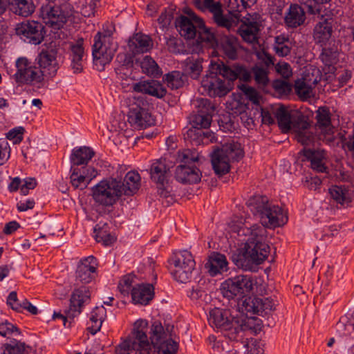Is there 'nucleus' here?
<instances>
[{"instance_id":"61","label":"nucleus","mask_w":354,"mask_h":354,"mask_svg":"<svg viewBox=\"0 0 354 354\" xmlns=\"http://www.w3.org/2000/svg\"><path fill=\"white\" fill-rule=\"evenodd\" d=\"M252 70L256 82L259 85H267L269 81L268 72L259 66H254Z\"/></svg>"},{"instance_id":"41","label":"nucleus","mask_w":354,"mask_h":354,"mask_svg":"<svg viewBox=\"0 0 354 354\" xmlns=\"http://www.w3.org/2000/svg\"><path fill=\"white\" fill-rule=\"evenodd\" d=\"M259 31V24L257 21L245 22L239 28V32L243 39L250 44L257 41Z\"/></svg>"},{"instance_id":"25","label":"nucleus","mask_w":354,"mask_h":354,"mask_svg":"<svg viewBox=\"0 0 354 354\" xmlns=\"http://www.w3.org/2000/svg\"><path fill=\"white\" fill-rule=\"evenodd\" d=\"M272 112L283 133H287L292 129L293 118L297 112L289 110L283 104L272 106Z\"/></svg>"},{"instance_id":"12","label":"nucleus","mask_w":354,"mask_h":354,"mask_svg":"<svg viewBox=\"0 0 354 354\" xmlns=\"http://www.w3.org/2000/svg\"><path fill=\"white\" fill-rule=\"evenodd\" d=\"M212 70L226 79L225 82H230L234 84V81L237 79L247 82L252 78L251 72L245 66L239 64H227L223 62H218L212 64Z\"/></svg>"},{"instance_id":"56","label":"nucleus","mask_w":354,"mask_h":354,"mask_svg":"<svg viewBox=\"0 0 354 354\" xmlns=\"http://www.w3.org/2000/svg\"><path fill=\"white\" fill-rule=\"evenodd\" d=\"M178 160L181 163L180 165H192V162L198 160V154L191 149H184L178 152Z\"/></svg>"},{"instance_id":"20","label":"nucleus","mask_w":354,"mask_h":354,"mask_svg":"<svg viewBox=\"0 0 354 354\" xmlns=\"http://www.w3.org/2000/svg\"><path fill=\"white\" fill-rule=\"evenodd\" d=\"M274 309V303L270 297H248L242 301L239 310L242 313L259 314Z\"/></svg>"},{"instance_id":"4","label":"nucleus","mask_w":354,"mask_h":354,"mask_svg":"<svg viewBox=\"0 0 354 354\" xmlns=\"http://www.w3.org/2000/svg\"><path fill=\"white\" fill-rule=\"evenodd\" d=\"M48 1L39 9V17L46 25L59 29L67 22L73 14V7L67 1Z\"/></svg>"},{"instance_id":"23","label":"nucleus","mask_w":354,"mask_h":354,"mask_svg":"<svg viewBox=\"0 0 354 354\" xmlns=\"http://www.w3.org/2000/svg\"><path fill=\"white\" fill-rule=\"evenodd\" d=\"M316 128L324 135L328 142L334 140V127L331 124L330 113L326 106H322L316 111Z\"/></svg>"},{"instance_id":"31","label":"nucleus","mask_w":354,"mask_h":354,"mask_svg":"<svg viewBox=\"0 0 354 354\" xmlns=\"http://www.w3.org/2000/svg\"><path fill=\"white\" fill-rule=\"evenodd\" d=\"M228 312L219 308L211 309L209 312V324L217 329L230 330L231 321L228 317Z\"/></svg>"},{"instance_id":"27","label":"nucleus","mask_w":354,"mask_h":354,"mask_svg":"<svg viewBox=\"0 0 354 354\" xmlns=\"http://www.w3.org/2000/svg\"><path fill=\"white\" fill-rule=\"evenodd\" d=\"M90 291L87 286H76L71 299V308L68 312V317L78 315L81 312V307L84 303L90 299Z\"/></svg>"},{"instance_id":"3","label":"nucleus","mask_w":354,"mask_h":354,"mask_svg":"<svg viewBox=\"0 0 354 354\" xmlns=\"http://www.w3.org/2000/svg\"><path fill=\"white\" fill-rule=\"evenodd\" d=\"M244 156L241 145L233 140L222 145L211 155L213 169L216 174L223 176L230 170V164L239 161Z\"/></svg>"},{"instance_id":"49","label":"nucleus","mask_w":354,"mask_h":354,"mask_svg":"<svg viewBox=\"0 0 354 354\" xmlns=\"http://www.w3.org/2000/svg\"><path fill=\"white\" fill-rule=\"evenodd\" d=\"M269 326L263 324L262 320L257 317H248L241 325V330L243 331L251 330L252 332L266 331Z\"/></svg>"},{"instance_id":"8","label":"nucleus","mask_w":354,"mask_h":354,"mask_svg":"<svg viewBox=\"0 0 354 354\" xmlns=\"http://www.w3.org/2000/svg\"><path fill=\"white\" fill-rule=\"evenodd\" d=\"M212 115L196 114L192 121V127L187 131V138L196 145L207 144L215 140L214 133L208 130Z\"/></svg>"},{"instance_id":"9","label":"nucleus","mask_w":354,"mask_h":354,"mask_svg":"<svg viewBox=\"0 0 354 354\" xmlns=\"http://www.w3.org/2000/svg\"><path fill=\"white\" fill-rule=\"evenodd\" d=\"M253 283L251 277L238 275L225 281L221 285V292L224 297L230 299L243 297L252 290Z\"/></svg>"},{"instance_id":"10","label":"nucleus","mask_w":354,"mask_h":354,"mask_svg":"<svg viewBox=\"0 0 354 354\" xmlns=\"http://www.w3.org/2000/svg\"><path fill=\"white\" fill-rule=\"evenodd\" d=\"M16 67L13 78L18 84H38L39 86L44 84L35 63L32 64L26 57H19L16 61Z\"/></svg>"},{"instance_id":"39","label":"nucleus","mask_w":354,"mask_h":354,"mask_svg":"<svg viewBox=\"0 0 354 354\" xmlns=\"http://www.w3.org/2000/svg\"><path fill=\"white\" fill-rule=\"evenodd\" d=\"M129 46L134 53H142L152 48L153 41L148 35L136 33L129 41Z\"/></svg>"},{"instance_id":"58","label":"nucleus","mask_w":354,"mask_h":354,"mask_svg":"<svg viewBox=\"0 0 354 354\" xmlns=\"http://www.w3.org/2000/svg\"><path fill=\"white\" fill-rule=\"evenodd\" d=\"M337 327L339 330H354V313L351 317L347 315L342 316L337 323Z\"/></svg>"},{"instance_id":"34","label":"nucleus","mask_w":354,"mask_h":354,"mask_svg":"<svg viewBox=\"0 0 354 354\" xmlns=\"http://www.w3.org/2000/svg\"><path fill=\"white\" fill-rule=\"evenodd\" d=\"M304 155L310 162V167L313 170L317 172H326L327 167L324 162L325 159L324 150L304 149Z\"/></svg>"},{"instance_id":"62","label":"nucleus","mask_w":354,"mask_h":354,"mask_svg":"<svg viewBox=\"0 0 354 354\" xmlns=\"http://www.w3.org/2000/svg\"><path fill=\"white\" fill-rule=\"evenodd\" d=\"M135 275L128 274L123 277L119 283L118 288L122 294H129L131 287L134 282Z\"/></svg>"},{"instance_id":"52","label":"nucleus","mask_w":354,"mask_h":354,"mask_svg":"<svg viewBox=\"0 0 354 354\" xmlns=\"http://www.w3.org/2000/svg\"><path fill=\"white\" fill-rule=\"evenodd\" d=\"M309 127L310 124L307 121L306 117L299 113H297L295 116L293 118L292 128L291 130L295 131L297 133L296 135H298V133L308 131Z\"/></svg>"},{"instance_id":"14","label":"nucleus","mask_w":354,"mask_h":354,"mask_svg":"<svg viewBox=\"0 0 354 354\" xmlns=\"http://www.w3.org/2000/svg\"><path fill=\"white\" fill-rule=\"evenodd\" d=\"M194 6L203 12L212 15L214 21L221 27L230 29L232 26V21L223 14L221 3L217 0H193Z\"/></svg>"},{"instance_id":"11","label":"nucleus","mask_w":354,"mask_h":354,"mask_svg":"<svg viewBox=\"0 0 354 354\" xmlns=\"http://www.w3.org/2000/svg\"><path fill=\"white\" fill-rule=\"evenodd\" d=\"M58 50L56 48L43 49L35 59V64L44 83L54 77L59 68L57 60Z\"/></svg>"},{"instance_id":"48","label":"nucleus","mask_w":354,"mask_h":354,"mask_svg":"<svg viewBox=\"0 0 354 354\" xmlns=\"http://www.w3.org/2000/svg\"><path fill=\"white\" fill-rule=\"evenodd\" d=\"M196 24L198 26V39L208 45L213 46L216 43L214 34L209 28H207L201 18H196Z\"/></svg>"},{"instance_id":"17","label":"nucleus","mask_w":354,"mask_h":354,"mask_svg":"<svg viewBox=\"0 0 354 354\" xmlns=\"http://www.w3.org/2000/svg\"><path fill=\"white\" fill-rule=\"evenodd\" d=\"M127 83L122 82L123 86L127 84L133 91L147 94L157 98H162L167 93L166 88L158 80H143L134 82L133 79L129 77L125 80Z\"/></svg>"},{"instance_id":"51","label":"nucleus","mask_w":354,"mask_h":354,"mask_svg":"<svg viewBox=\"0 0 354 354\" xmlns=\"http://www.w3.org/2000/svg\"><path fill=\"white\" fill-rule=\"evenodd\" d=\"M309 127L310 124L307 121L306 117L299 113H297L295 116L293 118L292 128L291 130L295 131L297 133L296 135H298V133L308 131Z\"/></svg>"},{"instance_id":"7","label":"nucleus","mask_w":354,"mask_h":354,"mask_svg":"<svg viewBox=\"0 0 354 354\" xmlns=\"http://www.w3.org/2000/svg\"><path fill=\"white\" fill-rule=\"evenodd\" d=\"M92 196L93 200L100 205H113L122 196L118 178H111L100 181L92 188Z\"/></svg>"},{"instance_id":"35","label":"nucleus","mask_w":354,"mask_h":354,"mask_svg":"<svg viewBox=\"0 0 354 354\" xmlns=\"http://www.w3.org/2000/svg\"><path fill=\"white\" fill-rule=\"evenodd\" d=\"M84 40L82 38L77 39L75 43L70 44L71 57V67L73 72L75 73H80L82 69V59L84 57Z\"/></svg>"},{"instance_id":"47","label":"nucleus","mask_w":354,"mask_h":354,"mask_svg":"<svg viewBox=\"0 0 354 354\" xmlns=\"http://www.w3.org/2000/svg\"><path fill=\"white\" fill-rule=\"evenodd\" d=\"M295 90L302 100H306L314 96L313 87L307 82L306 78L299 79L295 82Z\"/></svg>"},{"instance_id":"29","label":"nucleus","mask_w":354,"mask_h":354,"mask_svg":"<svg viewBox=\"0 0 354 354\" xmlns=\"http://www.w3.org/2000/svg\"><path fill=\"white\" fill-rule=\"evenodd\" d=\"M228 262L224 254L212 252L205 264V268L209 275L214 277L227 270Z\"/></svg>"},{"instance_id":"44","label":"nucleus","mask_w":354,"mask_h":354,"mask_svg":"<svg viewBox=\"0 0 354 354\" xmlns=\"http://www.w3.org/2000/svg\"><path fill=\"white\" fill-rule=\"evenodd\" d=\"M256 335L241 339V344L246 348L247 354H263V343Z\"/></svg>"},{"instance_id":"46","label":"nucleus","mask_w":354,"mask_h":354,"mask_svg":"<svg viewBox=\"0 0 354 354\" xmlns=\"http://www.w3.org/2000/svg\"><path fill=\"white\" fill-rule=\"evenodd\" d=\"M201 63V59L189 57L184 62V71L192 78L197 79L203 70Z\"/></svg>"},{"instance_id":"5","label":"nucleus","mask_w":354,"mask_h":354,"mask_svg":"<svg viewBox=\"0 0 354 354\" xmlns=\"http://www.w3.org/2000/svg\"><path fill=\"white\" fill-rule=\"evenodd\" d=\"M127 121L136 129H146L155 123V120L147 108L145 102L140 97L128 100Z\"/></svg>"},{"instance_id":"28","label":"nucleus","mask_w":354,"mask_h":354,"mask_svg":"<svg viewBox=\"0 0 354 354\" xmlns=\"http://www.w3.org/2000/svg\"><path fill=\"white\" fill-rule=\"evenodd\" d=\"M140 174L133 171L127 172L122 182L121 178H118L122 196H132L136 194L140 187Z\"/></svg>"},{"instance_id":"16","label":"nucleus","mask_w":354,"mask_h":354,"mask_svg":"<svg viewBox=\"0 0 354 354\" xmlns=\"http://www.w3.org/2000/svg\"><path fill=\"white\" fill-rule=\"evenodd\" d=\"M201 84L202 92L212 97H221L226 95L234 86L233 83L225 82L213 71L203 77Z\"/></svg>"},{"instance_id":"32","label":"nucleus","mask_w":354,"mask_h":354,"mask_svg":"<svg viewBox=\"0 0 354 354\" xmlns=\"http://www.w3.org/2000/svg\"><path fill=\"white\" fill-rule=\"evenodd\" d=\"M306 20L304 8L298 4H291L284 17V23L288 28H297Z\"/></svg>"},{"instance_id":"64","label":"nucleus","mask_w":354,"mask_h":354,"mask_svg":"<svg viewBox=\"0 0 354 354\" xmlns=\"http://www.w3.org/2000/svg\"><path fill=\"white\" fill-rule=\"evenodd\" d=\"M241 89L251 102L256 104H259V95L254 88L245 85H241Z\"/></svg>"},{"instance_id":"59","label":"nucleus","mask_w":354,"mask_h":354,"mask_svg":"<svg viewBox=\"0 0 354 354\" xmlns=\"http://www.w3.org/2000/svg\"><path fill=\"white\" fill-rule=\"evenodd\" d=\"M272 87L280 95H287L292 91V85L286 80H276L272 83Z\"/></svg>"},{"instance_id":"45","label":"nucleus","mask_w":354,"mask_h":354,"mask_svg":"<svg viewBox=\"0 0 354 354\" xmlns=\"http://www.w3.org/2000/svg\"><path fill=\"white\" fill-rule=\"evenodd\" d=\"M106 317V309L103 306L95 307L91 312L88 332H99Z\"/></svg>"},{"instance_id":"57","label":"nucleus","mask_w":354,"mask_h":354,"mask_svg":"<svg viewBox=\"0 0 354 354\" xmlns=\"http://www.w3.org/2000/svg\"><path fill=\"white\" fill-rule=\"evenodd\" d=\"M196 107L198 108L197 114L213 115L215 108L209 100L200 98L196 100Z\"/></svg>"},{"instance_id":"26","label":"nucleus","mask_w":354,"mask_h":354,"mask_svg":"<svg viewBox=\"0 0 354 354\" xmlns=\"http://www.w3.org/2000/svg\"><path fill=\"white\" fill-rule=\"evenodd\" d=\"M201 172L194 165H180L175 171L176 179L183 184L197 183L201 180Z\"/></svg>"},{"instance_id":"19","label":"nucleus","mask_w":354,"mask_h":354,"mask_svg":"<svg viewBox=\"0 0 354 354\" xmlns=\"http://www.w3.org/2000/svg\"><path fill=\"white\" fill-rule=\"evenodd\" d=\"M97 268V261L93 256L81 259L76 270L75 286L85 285L92 281L95 279Z\"/></svg>"},{"instance_id":"37","label":"nucleus","mask_w":354,"mask_h":354,"mask_svg":"<svg viewBox=\"0 0 354 354\" xmlns=\"http://www.w3.org/2000/svg\"><path fill=\"white\" fill-rule=\"evenodd\" d=\"M319 58L327 70V73H334L335 64L338 62V50L335 45L322 48Z\"/></svg>"},{"instance_id":"15","label":"nucleus","mask_w":354,"mask_h":354,"mask_svg":"<svg viewBox=\"0 0 354 354\" xmlns=\"http://www.w3.org/2000/svg\"><path fill=\"white\" fill-rule=\"evenodd\" d=\"M15 33L24 41L37 45L41 44L46 34L44 26L37 21H27L17 24Z\"/></svg>"},{"instance_id":"30","label":"nucleus","mask_w":354,"mask_h":354,"mask_svg":"<svg viewBox=\"0 0 354 354\" xmlns=\"http://www.w3.org/2000/svg\"><path fill=\"white\" fill-rule=\"evenodd\" d=\"M154 296V288L151 283H141L131 290V297L134 304L147 305Z\"/></svg>"},{"instance_id":"40","label":"nucleus","mask_w":354,"mask_h":354,"mask_svg":"<svg viewBox=\"0 0 354 354\" xmlns=\"http://www.w3.org/2000/svg\"><path fill=\"white\" fill-rule=\"evenodd\" d=\"M220 48L226 57L234 60L237 57L238 39L234 36H224L221 39Z\"/></svg>"},{"instance_id":"36","label":"nucleus","mask_w":354,"mask_h":354,"mask_svg":"<svg viewBox=\"0 0 354 354\" xmlns=\"http://www.w3.org/2000/svg\"><path fill=\"white\" fill-rule=\"evenodd\" d=\"M72 174L71 175V182L75 188L84 189L86 188L91 180L97 175V171L92 167H90L88 171H91L89 175H84V171L81 173L78 169L71 167Z\"/></svg>"},{"instance_id":"42","label":"nucleus","mask_w":354,"mask_h":354,"mask_svg":"<svg viewBox=\"0 0 354 354\" xmlns=\"http://www.w3.org/2000/svg\"><path fill=\"white\" fill-rule=\"evenodd\" d=\"M94 156V151L88 147L74 149L71 156V162L73 165H86Z\"/></svg>"},{"instance_id":"60","label":"nucleus","mask_w":354,"mask_h":354,"mask_svg":"<svg viewBox=\"0 0 354 354\" xmlns=\"http://www.w3.org/2000/svg\"><path fill=\"white\" fill-rule=\"evenodd\" d=\"M248 6L241 0H229L228 12L236 18L239 17V14L245 10Z\"/></svg>"},{"instance_id":"18","label":"nucleus","mask_w":354,"mask_h":354,"mask_svg":"<svg viewBox=\"0 0 354 354\" xmlns=\"http://www.w3.org/2000/svg\"><path fill=\"white\" fill-rule=\"evenodd\" d=\"M169 170L165 159L156 160L151 165L150 169L151 178L158 186V193L164 198L168 197L169 194L167 185Z\"/></svg>"},{"instance_id":"54","label":"nucleus","mask_w":354,"mask_h":354,"mask_svg":"<svg viewBox=\"0 0 354 354\" xmlns=\"http://www.w3.org/2000/svg\"><path fill=\"white\" fill-rule=\"evenodd\" d=\"M163 80L167 82V86L172 89H176L181 87L183 84L182 74L179 71H172L166 74Z\"/></svg>"},{"instance_id":"22","label":"nucleus","mask_w":354,"mask_h":354,"mask_svg":"<svg viewBox=\"0 0 354 354\" xmlns=\"http://www.w3.org/2000/svg\"><path fill=\"white\" fill-rule=\"evenodd\" d=\"M332 16V13L321 15L320 21L317 24L314 29L313 37L317 43L322 45L326 44L330 38L334 22Z\"/></svg>"},{"instance_id":"2","label":"nucleus","mask_w":354,"mask_h":354,"mask_svg":"<svg viewBox=\"0 0 354 354\" xmlns=\"http://www.w3.org/2000/svg\"><path fill=\"white\" fill-rule=\"evenodd\" d=\"M114 32V26L108 24L94 36L92 55L93 63L99 71L103 70L104 66L111 62L118 49V44L113 37Z\"/></svg>"},{"instance_id":"1","label":"nucleus","mask_w":354,"mask_h":354,"mask_svg":"<svg viewBox=\"0 0 354 354\" xmlns=\"http://www.w3.org/2000/svg\"><path fill=\"white\" fill-rule=\"evenodd\" d=\"M250 211L259 216L262 226H246L241 223L233 224L232 231L240 237L248 236L245 245L237 254L232 257L233 262L245 270H252L257 265L262 263L270 252V246L264 242L266 227L283 226L288 221V216L278 205L269 203L265 196H254L247 202Z\"/></svg>"},{"instance_id":"24","label":"nucleus","mask_w":354,"mask_h":354,"mask_svg":"<svg viewBox=\"0 0 354 354\" xmlns=\"http://www.w3.org/2000/svg\"><path fill=\"white\" fill-rule=\"evenodd\" d=\"M190 18L185 16H180L176 19V27L180 35L187 39L194 38L198 32L196 23L197 17L192 11L187 12Z\"/></svg>"},{"instance_id":"6","label":"nucleus","mask_w":354,"mask_h":354,"mask_svg":"<svg viewBox=\"0 0 354 354\" xmlns=\"http://www.w3.org/2000/svg\"><path fill=\"white\" fill-rule=\"evenodd\" d=\"M152 338L149 333H131L116 347L115 354H150Z\"/></svg>"},{"instance_id":"38","label":"nucleus","mask_w":354,"mask_h":354,"mask_svg":"<svg viewBox=\"0 0 354 354\" xmlns=\"http://www.w3.org/2000/svg\"><path fill=\"white\" fill-rule=\"evenodd\" d=\"M8 5L13 13L24 17L31 15L35 9L32 0H8Z\"/></svg>"},{"instance_id":"21","label":"nucleus","mask_w":354,"mask_h":354,"mask_svg":"<svg viewBox=\"0 0 354 354\" xmlns=\"http://www.w3.org/2000/svg\"><path fill=\"white\" fill-rule=\"evenodd\" d=\"M153 335L151 343L157 354H177L178 342L172 338L171 333H149Z\"/></svg>"},{"instance_id":"33","label":"nucleus","mask_w":354,"mask_h":354,"mask_svg":"<svg viewBox=\"0 0 354 354\" xmlns=\"http://www.w3.org/2000/svg\"><path fill=\"white\" fill-rule=\"evenodd\" d=\"M331 198L341 206L348 205L354 198V189L344 185H333L329 189Z\"/></svg>"},{"instance_id":"55","label":"nucleus","mask_w":354,"mask_h":354,"mask_svg":"<svg viewBox=\"0 0 354 354\" xmlns=\"http://www.w3.org/2000/svg\"><path fill=\"white\" fill-rule=\"evenodd\" d=\"M94 232L96 233L95 235V240L97 242H102L104 245H110L115 241V238L113 236L107 233L106 231L104 230L103 227H100L99 225L95 226Z\"/></svg>"},{"instance_id":"53","label":"nucleus","mask_w":354,"mask_h":354,"mask_svg":"<svg viewBox=\"0 0 354 354\" xmlns=\"http://www.w3.org/2000/svg\"><path fill=\"white\" fill-rule=\"evenodd\" d=\"M3 354H24L25 352V344L15 339L3 344Z\"/></svg>"},{"instance_id":"63","label":"nucleus","mask_w":354,"mask_h":354,"mask_svg":"<svg viewBox=\"0 0 354 354\" xmlns=\"http://www.w3.org/2000/svg\"><path fill=\"white\" fill-rule=\"evenodd\" d=\"M24 131V128L22 127L12 129L7 133V138L9 140H15V144L19 143L23 140Z\"/></svg>"},{"instance_id":"43","label":"nucleus","mask_w":354,"mask_h":354,"mask_svg":"<svg viewBox=\"0 0 354 354\" xmlns=\"http://www.w3.org/2000/svg\"><path fill=\"white\" fill-rule=\"evenodd\" d=\"M143 73L148 76L158 77L162 75V71L156 61L149 56H145L138 61Z\"/></svg>"},{"instance_id":"50","label":"nucleus","mask_w":354,"mask_h":354,"mask_svg":"<svg viewBox=\"0 0 354 354\" xmlns=\"http://www.w3.org/2000/svg\"><path fill=\"white\" fill-rule=\"evenodd\" d=\"M274 49L279 56L285 57L290 54L291 46L288 38L283 36H277L275 37Z\"/></svg>"},{"instance_id":"13","label":"nucleus","mask_w":354,"mask_h":354,"mask_svg":"<svg viewBox=\"0 0 354 354\" xmlns=\"http://www.w3.org/2000/svg\"><path fill=\"white\" fill-rule=\"evenodd\" d=\"M172 261L174 279L180 283H186L191 277L196 264L191 252L187 250L176 252Z\"/></svg>"}]
</instances>
